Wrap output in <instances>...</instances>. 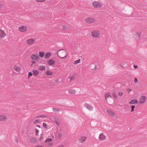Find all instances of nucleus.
<instances>
[{"label":"nucleus","mask_w":147,"mask_h":147,"mask_svg":"<svg viewBox=\"0 0 147 147\" xmlns=\"http://www.w3.org/2000/svg\"><path fill=\"white\" fill-rule=\"evenodd\" d=\"M58 57L61 59L65 58L67 57L68 53L67 51L64 49L59 50L57 52Z\"/></svg>","instance_id":"1"},{"label":"nucleus","mask_w":147,"mask_h":147,"mask_svg":"<svg viewBox=\"0 0 147 147\" xmlns=\"http://www.w3.org/2000/svg\"><path fill=\"white\" fill-rule=\"evenodd\" d=\"M28 30L26 26L22 25L18 28V31L20 32L24 33L26 32Z\"/></svg>","instance_id":"2"},{"label":"nucleus","mask_w":147,"mask_h":147,"mask_svg":"<svg viewBox=\"0 0 147 147\" xmlns=\"http://www.w3.org/2000/svg\"><path fill=\"white\" fill-rule=\"evenodd\" d=\"M13 69L15 72L18 73H20L22 70L21 66L17 64L14 65Z\"/></svg>","instance_id":"3"},{"label":"nucleus","mask_w":147,"mask_h":147,"mask_svg":"<svg viewBox=\"0 0 147 147\" xmlns=\"http://www.w3.org/2000/svg\"><path fill=\"white\" fill-rule=\"evenodd\" d=\"M100 32L98 30L92 31V37L99 38L100 36Z\"/></svg>","instance_id":"4"},{"label":"nucleus","mask_w":147,"mask_h":147,"mask_svg":"<svg viewBox=\"0 0 147 147\" xmlns=\"http://www.w3.org/2000/svg\"><path fill=\"white\" fill-rule=\"evenodd\" d=\"M92 6L94 7L100 8L102 7V5L98 1H94L92 2Z\"/></svg>","instance_id":"5"},{"label":"nucleus","mask_w":147,"mask_h":147,"mask_svg":"<svg viewBox=\"0 0 147 147\" xmlns=\"http://www.w3.org/2000/svg\"><path fill=\"white\" fill-rule=\"evenodd\" d=\"M87 139V137L85 136L80 137L78 139V141L79 143H83L85 142Z\"/></svg>","instance_id":"6"},{"label":"nucleus","mask_w":147,"mask_h":147,"mask_svg":"<svg viewBox=\"0 0 147 147\" xmlns=\"http://www.w3.org/2000/svg\"><path fill=\"white\" fill-rule=\"evenodd\" d=\"M7 116L4 114H0V122H5L8 120Z\"/></svg>","instance_id":"7"},{"label":"nucleus","mask_w":147,"mask_h":147,"mask_svg":"<svg viewBox=\"0 0 147 147\" xmlns=\"http://www.w3.org/2000/svg\"><path fill=\"white\" fill-rule=\"evenodd\" d=\"M35 40L32 38H29L26 41V43L28 45H31L33 44L35 42Z\"/></svg>","instance_id":"8"},{"label":"nucleus","mask_w":147,"mask_h":147,"mask_svg":"<svg viewBox=\"0 0 147 147\" xmlns=\"http://www.w3.org/2000/svg\"><path fill=\"white\" fill-rule=\"evenodd\" d=\"M31 58L33 60L38 61L40 59L38 55L37 54H32L31 56Z\"/></svg>","instance_id":"9"},{"label":"nucleus","mask_w":147,"mask_h":147,"mask_svg":"<svg viewBox=\"0 0 147 147\" xmlns=\"http://www.w3.org/2000/svg\"><path fill=\"white\" fill-rule=\"evenodd\" d=\"M6 34L4 30L0 28V38H2L5 37Z\"/></svg>","instance_id":"10"},{"label":"nucleus","mask_w":147,"mask_h":147,"mask_svg":"<svg viewBox=\"0 0 147 147\" xmlns=\"http://www.w3.org/2000/svg\"><path fill=\"white\" fill-rule=\"evenodd\" d=\"M38 70L40 71H45L46 70V66L44 65H40L38 66Z\"/></svg>","instance_id":"11"},{"label":"nucleus","mask_w":147,"mask_h":147,"mask_svg":"<svg viewBox=\"0 0 147 147\" xmlns=\"http://www.w3.org/2000/svg\"><path fill=\"white\" fill-rule=\"evenodd\" d=\"M107 112L112 117H114L115 115V113L110 109L107 110Z\"/></svg>","instance_id":"12"},{"label":"nucleus","mask_w":147,"mask_h":147,"mask_svg":"<svg viewBox=\"0 0 147 147\" xmlns=\"http://www.w3.org/2000/svg\"><path fill=\"white\" fill-rule=\"evenodd\" d=\"M146 97L143 96H142L139 99V102L141 104L144 103L145 101Z\"/></svg>","instance_id":"13"},{"label":"nucleus","mask_w":147,"mask_h":147,"mask_svg":"<svg viewBox=\"0 0 147 147\" xmlns=\"http://www.w3.org/2000/svg\"><path fill=\"white\" fill-rule=\"evenodd\" d=\"M47 63L49 66H51L55 64V62L54 60L53 59H50L47 62Z\"/></svg>","instance_id":"14"},{"label":"nucleus","mask_w":147,"mask_h":147,"mask_svg":"<svg viewBox=\"0 0 147 147\" xmlns=\"http://www.w3.org/2000/svg\"><path fill=\"white\" fill-rule=\"evenodd\" d=\"M85 22L87 23L91 24L92 22V19L90 17H87L85 19Z\"/></svg>","instance_id":"15"},{"label":"nucleus","mask_w":147,"mask_h":147,"mask_svg":"<svg viewBox=\"0 0 147 147\" xmlns=\"http://www.w3.org/2000/svg\"><path fill=\"white\" fill-rule=\"evenodd\" d=\"M32 72L33 75L35 76H37L39 74V71L38 70L34 69L32 70Z\"/></svg>","instance_id":"16"},{"label":"nucleus","mask_w":147,"mask_h":147,"mask_svg":"<svg viewBox=\"0 0 147 147\" xmlns=\"http://www.w3.org/2000/svg\"><path fill=\"white\" fill-rule=\"evenodd\" d=\"M106 138V136L104 135L103 133H101L99 135V139L100 140H103Z\"/></svg>","instance_id":"17"},{"label":"nucleus","mask_w":147,"mask_h":147,"mask_svg":"<svg viewBox=\"0 0 147 147\" xmlns=\"http://www.w3.org/2000/svg\"><path fill=\"white\" fill-rule=\"evenodd\" d=\"M68 93L70 94H74L76 92V91L75 89H70L68 90Z\"/></svg>","instance_id":"18"},{"label":"nucleus","mask_w":147,"mask_h":147,"mask_svg":"<svg viewBox=\"0 0 147 147\" xmlns=\"http://www.w3.org/2000/svg\"><path fill=\"white\" fill-rule=\"evenodd\" d=\"M45 73L46 76H49L52 75L53 73L50 70H48L46 71L45 72Z\"/></svg>","instance_id":"19"},{"label":"nucleus","mask_w":147,"mask_h":147,"mask_svg":"<svg viewBox=\"0 0 147 147\" xmlns=\"http://www.w3.org/2000/svg\"><path fill=\"white\" fill-rule=\"evenodd\" d=\"M138 102V101L137 100H131L130 102H129V104H136Z\"/></svg>","instance_id":"20"},{"label":"nucleus","mask_w":147,"mask_h":147,"mask_svg":"<svg viewBox=\"0 0 147 147\" xmlns=\"http://www.w3.org/2000/svg\"><path fill=\"white\" fill-rule=\"evenodd\" d=\"M51 55V53L50 52H47L45 55V57L46 59L49 58Z\"/></svg>","instance_id":"21"},{"label":"nucleus","mask_w":147,"mask_h":147,"mask_svg":"<svg viewBox=\"0 0 147 147\" xmlns=\"http://www.w3.org/2000/svg\"><path fill=\"white\" fill-rule=\"evenodd\" d=\"M30 143H34L36 142V140L34 138H31L29 140Z\"/></svg>","instance_id":"22"},{"label":"nucleus","mask_w":147,"mask_h":147,"mask_svg":"<svg viewBox=\"0 0 147 147\" xmlns=\"http://www.w3.org/2000/svg\"><path fill=\"white\" fill-rule=\"evenodd\" d=\"M53 142H49L45 144V146L47 147H50L52 146L53 145Z\"/></svg>","instance_id":"23"},{"label":"nucleus","mask_w":147,"mask_h":147,"mask_svg":"<svg viewBox=\"0 0 147 147\" xmlns=\"http://www.w3.org/2000/svg\"><path fill=\"white\" fill-rule=\"evenodd\" d=\"M45 52L42 51H40L39 52V55L38 56L39 57H43L45 55Z\"/></svg>","instance_id":"24"},{"label":"nucleus","mask_w":147,"mask_h":147,"mask_svg":"<svg viewBox=\"0 0 147 147\" xmlns=\"http://www.w3.org/2000/svg\"><path fill=\"white\" fill-rule=\"evenodd\" d=\"M108 97H111V98L112 97V96H111L110 93H106L105 94V99L106 100H107V98Z\"/></svg>","instance_id":"25"},{"label":"nucleus","mask_w":147,"mask_h":147,"mask_svg":"<svg viewBox=\"0 0 147 147\" xmlns=\"http://www.w3.org/2000/svg\"><path fill=\"white\" fill-rule=\"evenodd\" d=\"M53 140V139L51 138H48L45 141V142H51Z\"/></svg>","instance_id":"26"},{"label":"nucleus","mask_w":147,"mask_h":147,"mask_svg":"<svg viewBox=\"0 0 147 147\" xmlns=\"http://www.w3.org/2000/svg\"><path fill=\"white\" fill-rule=\"evenodd\" d=\"M35 135L36 136L38 135L39 133V130L36 127H35Z\"/></svg>","instance_id":"27"},{"label":"nucleus","mask_w":147,"mask_h":147,"mask_svg":"<svg viewBox=\"0 0 147 147\" xmlns=\"http://www.w3.org/2000/svg\"><path fill=\"white\" fill-rule=\"evenodd\" d=\"M85 106L89 110L91 108V105H90L86 103L85 104Z\"/></svg>","instance_id":"28"},{"label":"nucleus","mask_w":147,"mask_h":147,"mask_svg":"<svg viewBox=\"0 0 147 147\" xmlns=\"http://www.w3.org/2000/svg\"><path fill=\"white\" fill-rule=\"evenodd\" d=\"M80 59H79L78 60H77L76 61H75L74 62V65H76L78 63L80 62Z\"/></svg>","instance_id":"29"},{"label":"nucleus","mask_w":147,"mask_h":147,"mask_svg":"<svg viewBox=\"0 0 147 147\" xmlns=\"http://www.w3.org/2000/svg\"><path fill=\"white\" fill-rule=\"evenodd\" d=\"M141 35V33L140 32H137L136 33V36L137 37L140 38Z\"/></svg>","instance_id":"30"},{"label":"nucleus","mask_w":147,"mask_h":147,"mask_svg":"<svg viewBox=\"0 0 147 147\" xmlns=\"http://www.w3.org/2000/svg\"><path fill=\"white\" fill-rule=\"evenodd\" d=\"M98 18H92V23H94L98 21Z\"/></svg>","instance_id":"31"},{"label":"nucleus","mask_w":147,"mask_h":147,"mask_svg":"<svg viewBox=\"0 0 147 147\" xmlns=\"http://www.w3.org/2000/svg\"><path fill=\"white\" fill-rule=\"evenodd\" d=\"M38 3H42L44 2L46 0H35Z\"/></svg>","instance_id":"32"},{"label":"nucleus","mask_w":147,"mask_h":147,"mask_svg":"<svg viewBox=\"0 0 147 147\" xmlns=\"http://www.w3.org/2000/svg\"><path fill=\"white\" fill-rule=\"evenodd\" d=\"M62 28L63 30H66L67 29V27L66 26H63L62 27Z\"/></svg>","instance_id":"33"},{"label":"nucleus","mask_w":147,"mask_h":147,"mask_svg":"<svg viewBox=\"0 0 147 147\" xmlns=\"http://www.w3.org/2000/svg\"><path fill=\"white\" fill-rule=\"evenodd\" d=\"M33 73H32L31 71L29 72L28 73V78H29L30 76H32Z\"/></svg>","instance_id":"34"},{"label":"nucleus","mask_w":147,"mask_h":147,"mask_svg":"<svg viewBox=\"0 0 147 147\" xmlns=\"http://www.w3.org/2000/svg\"><path fill=\"white\" fill-rule=\"evenodd\" d=\"M135 108V106L134 105H132L131 107V112H132L134 111V109Z\"/></svg>","instance_id":"35"},{"label":"nucleus","mask_w":147,"mask_h":147,"mask_svg":"<svg viewBox=\"0 0 147 147\" xmlns=\"http://www.w3.org/2000/svg\"><path fill=\"white\" fill-rule=\"evenodd\" d=\"M118 94L119 95V96H122L123 95V92H119L118 93Z\"/></svg>","instance_id":"36"},{"label":"nucleus","mask_w":147,"mask_h":147,"mask_svg":"<svg viewBox=\"0 0 147 147\" xmlns=\"http://www.w3.org/2000/svg\"><path fill=\"white\" fill-rule=\"evenodd\" d=\"M113 97L115 98H116L117 97L116 93L115 92H114L113 93Z\"/></svg>","instance_id":"37"},{"label":"nucleus","mask_w":147,"mask_h":147,"mask_svg":"<svg viewBox=\"0 0 147 147\" xmlns=\"http://www.w3.org/2000/svg\"><path fill=\"white\" fill-rule=\"evenodd\" d=\"M42 136H43V135H41L40 136V137L39 139V140H42L44 138Z\"/></svg>","instance_id":"38"},{"label":"nucleus","mask_w":147,"mask_h":147,"mask_svg":"<svg viewBox=\"0 0 147 147\" xmlns=\"http://www.w3.org/2000/svg\"><path fill=\"white\" fill-rule=\"evenodd\" d=\"M62 135L61 134H59L58 135V137L59 138H60L62 137Z\"/></svg>","instance_id":"39"},{"label":"nucleus","mask_w":147,"mask_h":147,"mask_svg":"<svg viewBox=\"0 0 147 147\" xmlns=\"http://www.w3.org/2000/svg\"><path fill=\"white\" fill-rule=\"evenodd\" d=\"M34 147H44L42 145H36L34 146Z\"/></svg>","instance_id":"40"},{"label":"nucleus","mask_w":147,"mask_h":147,"mask_svg":"<svg viewBox=\"0 0 147 147\" xmlns=\"http://www.w3.org/2000/svg\"><path fill=\"white\" fill-rule=\"evenodd\" d=\"M92 65H94V68L93 69H98V68L96 67L97 66L96 65V64H92Z\"/></svg>","instance_id":"41"},{"label":"nucleus","mask_w":147,"mask_h":147,"mask_svg":"<svg viewBox=\"0 0 147 147\" xmlns=\"http://www.w3.org/2000/svg\"><path fill=\"white\" fill-rule=\"evenodd\" d=\"M132 90L130 88H128L127 90V91L129 93Z\"/></svg>","instance_id":"42"},{"label":"nucleus","mask_w":147,"mask_h":147,"mask_svg":"<svg viewBox=\"0 0 147 147\" xmlns=\"http://www.w3.org/2000/svg\"><path fill=\"white\" fill-rule=\"evenodd\" d=\"M42 126L45 127H46V128L47 127V125L46 124H45V123H43L42 124Z\"/></svg>","instance_id":"43"},{"label":"nucleus","mask_w":147,"mask_h":147,"mask_svg":"<svg viewBox=\"0 0 147 147\" xmlns=\"http://www.w3.org/2000/svg\"><path fill=\"white\" fill-rule=\"evenodd\" d=\"M138 81V80L137 79L135 78L134 80V82L135 83H137Z\"/></svg>","instance_id":"44"},{"label":"nucleus","mask_w":147,"mask_h":147,"mask_svg":"<svg viewBox=\"0 0 147 147\" xmlns=\"http://www.w3.org/2000/svg\"><path fill=\"white\" fill-rule=\"evenodd\" d=\"M55 83H59V82L58 79H57L55 80Z\"/></svg>","instance_id":"45"},{"label":"nucleus","mask_w":147,"mask_h":147,"mask_svg":"<svg viewBox=\"0 0 147 147\" xmlns=\"http://www.w3.org/2000/svg\"><path fill=\"white\" fill-rule=\"evenodd\" d=\"M38 121L37 120H36L34 122V123L35 124H36L37 123V122H38Z\"/></svg>","instance_id":"46"},{"label":"nucleus","mask_w":147,"mask_h":147,"mask_svg":"<svg viewBox=\"0 0 147 147\" xmlns=\"http://www.w3.org/2000/svg\"><path fill=\"white\" fill-rule=\"evenodd\" d=\"M55 123H56V124L57 125H59V123L58 121H55Z\"/></svg>","instance_id":"47"},{"label":"nucleus","mask_w":147,"mask_h":147,"mask_svg":"<svg viewBox=\"0 0 147 147\" xmlns=\"http://www.w3.org/2000/svg\"><path fill=\"white\" fill-rule=\"evenodd\" d=\"M3 7V5L0 3V8H1Z\"/></svg>","instance_id":"48"},{"label":"nucleus","mask_w":147,"mask_h":147,"mask_svg":"<svg viewBox=\"0 0 147 147\" xmlns=\"http://www.w3.org/2000/svg\"><path fill=\"white\" fill-rule=\"evenodd\" d=\"M133 67H134L135 69L137 68L138 67V66L137 65H134Z\"/></svg>","instance_id":"49"},{"label":"nucleus","mask_w":147,"mask_h":147,"mask_svg":"<svg viewBox=\"0 0 147 147\" xmlns=\"http://www.w3.org/2000/svg\"><path fill=\"white\" fill-rule=\"evenodd\" d=\"M58 147H64L63 145H61L59 146Z\"/></svg>","instance_id":"50"},{"label":"nucleus","mask_w":147,"mask_h":147,"mask_svg":"<svg viewBox=\"0 0 147 147\" xmlns=\"http://www.w3.org/2000/svg\"><path fill=\"white\" fill-rule=\"evenodd\" d=\"M35 63V62L34 61H32V63L34 64Z\"/></svg>","instance_id":"51"},{"label":"nucleus","mask_w":147,"mask_h":147,"mask_svg":"<svg viewBox=\"0 0 147 147\" xmlns=\"http://www.w3.org/2000/svg\"><path fill=\"white\" fill-rule=\"evenodd\" d=\"M37 127H39V128H40V126H39V125H37L36 126V128Z\"/></svg>","instance_id":"52"},{"label":"nucleus","mask_w":147,"mask_h":147,"mask_svg":"<svg viewBox=\"0 0 147 147\" xmlns=\"http://www.w3.org/2000/svg\"><path fill=\"white\" fill-rule=\"evenodd\" d=\"M56 110L57 109H53V110L54 111H56Z\"/></svg>","instance_id":"53"},{"label":"nucleus","mask_w":147,"mask_h":147,"mask_svg":"<svg viewBox=\"0 0 147 147\" xmlns=\"http://www.w3.org/2000/svg\"><path fill=\"white\" fill-rule=\"evenodd\" d=\"M33 64H32V63H31V67H33Z\"/></svg>","instance_id":"54"},{"label":"nucleus","mask_w":147,"mask_h":147,"mask_svg":"<svg viewBox=\"0 0 147 147\" xmlns=\"http://www.w3.org/2000/svg\"><path fill=\"white\" fill-rule=\"evenodd\" d=\"M41 117H46V116H44V115H42V116H41Z\"/></svg>","instance_id":"55"},{"label":"nucleus","mask_w":147,"mask_h":147,"mask_svg":"<svg viewBox=\"0 0 147 147\" xmlns=\"http://www.w3.org/2000/svg\"><path fill=\"white\" fill-rule=\"evenodd\" d=\"M58 111H59V110H57Z\"/></svg>","instance_id":"56"}]
</instances>
